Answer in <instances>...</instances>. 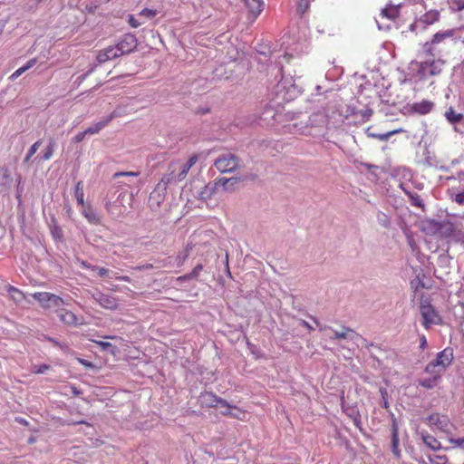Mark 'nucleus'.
<instances>
[{
  "label": "nucleus",
  "instance_id": "f257e3e1",
  "mask_svg": "<svg viewBox=\"0 0 464 464\" xmlns=\"http://www.w3.org/2000/svg\"><path fill=\"white\" fill-rule=\"evenodd\" d=\"M454 35L455 31L452 29L436 33L430 42H426L423 44L424 53L430 56L440 54L443 47L447 44V42L451 41Z\"/></svg>",
  "mask_w": 464,
  "mask_h": 464
},
{
  "label": "nucleus",
  "instance_id": "f03ea898",
  "mask_svg": "<svg viewBox=\"0 0 464 464\" xmlns=\"http://www.w3.org/2000/svg\"><path fill=\"white\" fill-rule=\"evenodd\" d=\"M420 311L422 317V325L429 329L431 324H440L441 318L430 304L429 298L421 296L420 300Z\"/></svg>",
  "mask_w": 464,
  "mask_h": 464
},
{
  "label": "nucleus",
  "instance_id": "7ed1b4c3",
  "mask_svg": "<svg viewBox=\"0 0 464 464\" xmlns=\"http://www.w3.org/2000/svg\"><path fill=\"white\" fill-rule=\"evenodd\" d=\"M425 423L432 430L450 433L452 424L447 415L433 412L425 419Z\"/></svg>",
  "mask_w": 464,
  "mask_h": 464
},
{
  "label": "nucleus",
  "instance_id": "20e7f679",
  "mask_svg": "<svg viewBox=\"0 0 464 464\" xmlns=\"http://www.w3.org/2000/svg\"><path fill=\"white\" fill-rule=\"evenodd\" d=\"M237 178H221L218 179V181L214 184H208L206 185L203 189L200 191V198L207 200L212 197V195L216 192V187L217 185H221L225 190L232 191L233 189L230 188V186H233L238 182Z\"/></svg>",
  "mask_w": 464,
  "mask_h": 464
},
{
  "label": "nucleus",
  "instance_id": "39448f33",
  "mask_svg": "<svg viewBox=\"0 0 464 464\" xmlns=\"http://www.w3.org/2000/svg\"><path fill=\"white\" fill-rule=\"evenodd\" d=\"M33 298L39 302L44 309L59 307L63 304V299L54 294L48 292H36L32 295Z\"/></svg>",
  "mask_w": 464,
  "mask_h": 464
},
{
  "label": "nucleus",
  "instance_id": "423d86ee",
  "mask_svg": "<svg viewBox=\"0 0 464 464\" xmlns=\"http://www.w3.org/2000/svg\"><path fill=\"white\" fill-rule=\"evenodd\" d=\"M214 166L222 173L232 172L238 167V159L233 154L221 155L215 160Z\"/></svg>",
  "mask_w": 464,
  "mask_h": 464
},
{
  "label": "nucleus",
  "instance_id": "0eeeda50",
  "mask_svg": "<svg viewBox=\"0 0 464 464\" xmlns=\"http://www.w3.org/2000/svg\"><path fill=\"white\" fill-rule=\"evenodd\" d=\"M92 298L105 309L116 310L120 305L118 297L112 295L97 292L92 295Z\"/></svg>",
  "mask_w": 464,
  "mask_h": 464
},
{
  "label": "nucleus",
  "instance_id": "6e6552de",
  "mask_svg": "<svg viewBox=\"0 0 464 464\" xmlns=\"http://www.w3.org/2000/svg\"><path fill=\"white\" fill-rule=\"evenodd\" d=\"M179 163L178 161H172L169 165V172L164 175L159 183V187L163 186V189L167 190L168 185L181 181L183 179L179 178Z\"/></svg>",
  "mask_w": 464,
  "mask_h": 464
},
{
  "label": "nucleus",
  "instance_id": "1a4fd4ad",
  "mask_svg": "<svg viewBox=\"0 0 464 464\" xmlns=\"http://www.w3.org/2000/svg\"><path fill=\"white\" fill-rule=\"evenodd\" d=\"M202 403L208 408H231V404H229L226 400L217 396L215 393L210 392H206L201 394Z\"/></svg>",
  "mask_w": 464,
  "mask_h": 464
},
{
  "label": "nucleus",
  "instance_id": "9d476101",
  "mask_svg": "<svg viewBox=\"0 0 464 464\" xmlns=\"http://www.w3.org/2000/svg\"><path fill=\"white\" fill-rule=\"evenodd\" d=\"M453 359L454 354L452 348L447 347L437 354L433 362L440 368V370L445 372V370L451 364Z\"/></svg>",
  "mask_w": 464,
  "mask_h": 464
},
{
  "label": "nucleus",
  "instance_id": "9b49d317",
  "mask_svg": "<svg viewBox=\"0 0 464 464\" xmlns=\"http://www.w3.org/2000/svg\"><path fill=\"white\" fill-rule=\"evenodd\" d=\"M60 320L69 326H78L83 324V318L78 317L74 313L67 309L57 311Z\"/></svg>",
  "mask_w": 464,
  "mask_h": 464
},
{
  "label": "nucleus",
  "instance_id": "f8f14e48",
  "mask_svg": "<svg viewBox=\"0 0 464 464\" xmlns=\"http://www.w3.org/2000/svg\"><path fill=\"white\" fill-rule=\"evenodd\" d=\"M136 38L132 34H126L117 44L116 48L121 55L130 53L136 47Z\"/></svg>",
  "mask_w": 464,
  "mask_h": 464
},
{
  "label": "nucleus",
  "instance_id": "ddd939ff",
  "mask_svg": "<svg viewBox=\"0 0 464 464\" xmlns=\"http://www.w3.org/2000/svg\"><path fill=\"white\" fill-rule=\"evenodd\" d=\"M245 5L248 10V18L252 21L262 13L265 3L263 0H244Z\"/></svg>",
  "mask_w": 464,
  "mask_h": 464
},
{
  "label": "nucleus",
  "instance_id": "4468645a",
  "mask_svg": "<svg viewBox=\"0 0 464 464\" xmlns=\"http://www.w3.org/2000/svg\"><path fill=\"white\" fill-rule=\"evenodd\" d=\"M118 114L113 111L105 120L94 123L92 126L87 128L85 130L88 135H93L99 133L103 128H105Z\"/></svg>",
  "mask_w": 464,
  "mask_h": 464
},
{
  "label": "nucleus",
  "instance_id": "2eb2a0df",
  "mask_svg": "<svg viewBox=\"0 0 464 464\" xmlns=\"http://www.w3.org/2000/svg\"><path fill=\"white\" fill-rule=\"evenodd\" d=\"M121 56V53L116 46H109L108 48L101 51L97 55V61L103 63L109 60Z\"/></svg>",
  "mask_w": 464,
  "mask_h": 464
},
{
  "label": "nucleus",
  "instance_id": "dca6fc26",
  "mask_svg": "<svg viewBox=\"0 0 464 464\" xmlns=\"http://www.w3.org/2000/svg\"><path fill=\"white\" fill-rule=\"evenodd\" d=\"M160 187L158 186V188L153 192H151L150 196L149 201L152 209H158L161 203L164 201L166 190L163 188L162 190H160Z\"/></svg>",
  "mask_w": 464,
  "mask_h": 464
},
{
  "label": "nucleus",
  "instance_id": "f3484780",
  "mask_svg": "<svg viewBox=\"0 0 464 464\" xmlns=\"http://www.w3.org/2000/svg\"><path fill=\"white\" fill-rule=\"evenodd\" d=\"M332 340H340V339H351V340H356V339H362V337L355 333L353 329L349 327H343L342 332L334 331V335L330 337Z\"/></svg>",
  "mask_w": 464,
  "mask_h": 464
},
{
  "label": "nucleus",
  "instance_id": "a211bd4d",
  "mask_svg": "<svg viewBox=\"0 0 464 464\" xmlns=\"http://www.w3.org/2000/svg\"><path fill=\"white\" fill-rule=\"evenodd\" d=\"M392 451L397 458L401 456V450L399 449V428L395 419L392 420Z\"/></svg>",
  "mask_w": 464,
  "mask_h": 464
},
{
  "label": "nucleus",
  "instance_id": "6ab92c4d",
  "mask_svg": "<svg viewBox=\"0 0 464 464\" xmlns=\"http://www.w3.org/2000/svg\"><path fill=\"white\" fill-rule=\"evenodd\" d=\"M82 215L88 220L89 223L93 225H99L101 223V218L94 211L92 207L88 204L82 207Z\"/></svg>",
  "mask_w": 464,
  "mask_h": 464
},
{
  "label": "nucleus",
  "instance_id": "aec40b11",
  "mask_svg": "<svg viewBox=\"0 0 464 464\" xmlns=\"http://www.w3.org/2000/svg\"><path fill=\"white\" fill-rule=\"evenodd\" d=\"M433 107L434 103L432 102L423 100L413 103L411 109L414 112L424 115L430 112Z\"/></svg>",
  "mask_w": 464,
  "mask_h": 464
},
{
  "label": "nucleus",
  "instance_id": "412c9836",
  "mask_svg": "<svg viewBox=\"0 0 464 464\" xmlns=\"http://www.w3.org/2000/svg\"><path fill=\"white\" fill-rule=\"evenodd\" d=\"M421 439L424 444L432 450H438L441 448L440 442L432 435L421 432Z\"/></svg>",
  "mask_w": 464,
  "mask_h": 464
},
{
  "label": "nucleus",
  "instance_id": "4be33fe9",
  "mask_svg": "<svg viewBox=\"0 0 464 464\" xmlns=\"http://www.w3.org/2000/svg\"><path fill=\"white\" fill-rule=\"evenodd\" d=\"M444 64H445V61L442 59L430 61L429 75H430V76L440 75L443 70Z\"/></svg>",
  "mask_w": 464,
  "mask_h": 464
},
{
  "label": "nucleus",
  "instance_id": "5701e85b",
  "mask_svg": "<svg viewBox=\"0 0 464 464\" xmlns=\"http://www.w3.org/2000/svg\"><path fill=\"white\" fill-rule=\"evenodd\" d=\"M198 161V156L193 155L191 156L188 162L186 164H179V178L185 179L188 175L189 169L191 167H193Z\"/></svg>",
  "mask_w": 464,
  "mask_h": 464
},
{
  "label": "nucleus",
  "instance_id": "b1692460",
  "mask_svg": "<svg viewBox=\"0 0 464 464\" xmlns=\"http://www.w3.org/2000/svg\"><path fill=\"white\" fill-rule=\"evenodd\" d=\"M401 131H402L401 129H398V130H393L388 131L386 133L378 134V133L372 132L371 128H368L366 130V134L368 137L384 141V140H387L392 135L400 133Z\"/></svg>",
  "mask_w": 464,
  "mask_h": 464
},
{
  "label": "nucleus",
  "instance_id": "393cba45",
  "mask_svg": "<svg viewBox=\"0 0 464 464\" xmlns=\"http://www.w3.org/2000/svg\"><path fill=\"white\" fill-rule=\"evenodd\" d=\"M230 409H233L232 411H221L220 413L223 415V416H227V417H230V418H234V419H237V420H245V417H246V411L237 407V406H234V405H231V408Z\"/></svg>",
  "mask_w": 464,
  "mask_h": 464
},
{
  "label": "nucleus",
  "instance_id": "a878e982",
  "mask_svg": "<svg viewBox=\"0 0 464 464\" xmlns=\"http://www.w3.org/2000/svg\"><path fill=\"white\" fill-rule=\"evenodd\" d=\"M381 14L390 20H395L400 14V7L398 5L386 6L382 10Z\"/></svg>",
  "mask_w": 464,
  "mask_h": 464
},
{
  "label": "nucleus",
  "instance_id": "bb28decb",
  "mask_svg": "<svg viewBox=\"0 0 464 464\" xmlns=\"http://www.w3.org/2000/svg\"><path fill=\"white\" fill-rule=\"evenodd\" d=\"M50 232L55 241H62L63 238V232L62 227L58 225L57 221L53 218L50 225Z\"/></svg>",
  "mask_w": 464,
  "mask_h": 464
},
{
  "label": "nucleus",
  "instance_id": "cd10ccee",
  "mask_svg": "<svg viewBox=\"0 0 464 464\" xmlns=\"http://www.w3.org/2000/svg\"><path fill=\"white\" fill-rule=\"evenodd\" d=\"M84 186L82 180L78 181L74 187V197L78 205L84 207Z\"/></svg>",
  "mask_w": 464,
  "mask_h": 464
},
{
  "label": "nucleus",
  "instance_id": "c85d7f7f",
  "mask_svg": "<svg viewBox=\"0 0 464 464\" xmlns=\"http://www.w3.org/2000/svg\"><path fill=\"white\" fill-rule=\"evenodd\" d=\"M7 292L10 298L16 304L21 303L25 298L24 293L14 286L8 285Z\"/></svg>",
  "mask_w": 464,
  "mask_h": 464
},
{
  "label": "nucleus",
  "instance_id": "c756f323",
  "mask_svg": "<svg viewBox=\"0 0 464 464\" xmlns=\"http://www.w3.org/2000/svg\"><path fill=\"white\" fill-rule=\"evenodd\" d=\"M425 372L430 374V377H436V375L438 374V381H440L441 378V374L442 372H444V371L440 370V368L438 367L433 361H431L425 367Z\"/></svg>",
  "mask_w": 464,
  "mask_h": 464
},
{
  "label": "nucleus",
  "instance_id": "7c9ffc66",
  "mask_svg": "<svg viewBox=\"0 0 464 464\" xmlns=\"http://www.w3.org/2000/svg\"><path fill=\"white\" fill-rule=\"evenodd\" d=\"M438 374L436 377L424 378L419 381V384L426 389H432L438 384Z\"/></svg>",
  "mask_w": 464,
  "mask_h": 464
},
{
  "label": "nucleus",
  "instance_id": "2f4dec72",
  "mask_svg": "<svg viewBox=\"0 0 464 464\" xmlns=\"http://www.w3.org/2000/svg\"><path fill=\"white\" fill-rule=\"evenodd\" d=\"M428 459L431 464H447L448 458L446 455L431 454L428 456Z\"/></svg>",
  "mask_w": 464,
  "mask_h": 464
},
{
  "label": "nucleus",
  "instance_id": "473e14b6",
  "mask_svg": "<svg viewBox=\"0 0 464 464\" xmlns=\"http://www.w3.org/2000/svg\"><path fill=\"white\" fill-rule=\"evenodd\" d=\"M445 116L447 120L451 123H457L461 121L462 115L459 113H456L452 108H450L446 112Z\"/></svg>",
  "mask_w": 464,
  "mask_h": 464
},
{
  "label": "nucleus",
  "instance_id": "72a5a7b5",
  "mask_svg": "<svg viewBox=\"0 0 464 464\" xmlns=\"http://www.w3.org/2000/svg\"><path fill=\"white\" fill-rule=\"evenodd\" d=\"M83 266L91 268L92 271H97V274L100 277H105V276L110 277L111 274H112V271H111L110 269L105 268V267H99V266H86L84 264H83Z\"/></svg>",
  "mask_w": 464,
  "mask_h": 464
},
{
  "label": "nucleus",
  "instance_id": "f704fd0d",
  "mask_svg": "<svg viewBox=\"0 0 464 464\" xmlns=\"http://www.w3.org/2000/svg\"><path fill=\"white\" fill-rule=\"evenodd\" d=\"M54 147H55V144L53 141H51L47 145V147L45 148V150L43 153V156H42L43 160H48L53 157V152H54Z\"/></svg>",
  "mask_w": 464,
  "mask_h": 464
},
{
  "label": "nucleus",
  "instance_id": "c9c22d12",
  "mask_svg": "<svg viewBox=\"0 0 464 464\" xmlns=\"http://www.w3.org/2000/svg\"><path fill=\"white\" fill-rule=\"evenodd\" d=\"M429 71H430V62L429 61L420 62L419 63L418 73L420 75V77H426L427 75H429Z\"/></svg>",
  "mask_w": 464,
  "mask_h": 464
},
{
  "label": "nucleus",
  "instance_id": "e433bc0d",
  "mask_svg": "<svg viewBox=\"0 0 464 464\" xmlns=\"http://www.w3.org/2000/svg\"><path fill=\"white\" fill-rule=\"evenodd\" d=\"M42 144V141L41 140H37L35 141L29 149L28 152H27V155L24 159V161L25 162H28L30 160V159L36 153L37 150L39 149V147L41 146Z\"/></svg>",
  "mask_w": 464,
  "mask_h": 464
},
{
  "label": "nucleus",
  "instance_id": "4c0bfd02",
  "mask_svg": "<svg viewBox=\"0 0 464 464\" xmlns=\"http://www.w3.org/2000/svg\"><path fill=\"white\" fill-rule=\"evenodd\" d=\"M309 9V0H299L297 4V12L303 15Z\"/></svg>",
  "mask_w": 464,
  "mask_h": 464
},
{
  "label": "nucleus",
  "instance_id": "58836bf2",
  "mask_svg": "<svg viewBox=\"0 0 464 464\" xmlns=\"http://www.w3.org/2000/svg\"><path fill=\"white\" fill-rule=\"evenodd\" d=\"M347 415L353 419L354 425L359 428L361 424L359 412L352 410L351 412H347Z\"/></svg>",
  "mask_w": 464,
  "mask_h": 464
},
{
  "label": "nucleus",
  "instance_id": "ea45409f",
  "mask_svg": "<svg viewBox=\"0 0 464 464\" xmlns=\"http://www.w3.org/2000/svg\"><path fill=\"white\" fill-rule=\"evenodd\" d=\"M156 14H157V12L155 10L149 9V8H144L143 10H141L140 12V16H144L149 19L155 17Z\"/></svg>",
  "mask_w": 464,
  "mask_h": 464
},
{
  "label": "nucleus",
  "instance_id": "a19ab883",
  "mask_svg": "<svg viewBox=\"0 0 464 464\" xmlns=\"http://www.w3.org/2000/svg\"><path fill=\"white\" fill-rule=\"evenodd\" d=\"M203 270V266L201 264H198L193 269L192 271L189 273L190 275V277H192V279H196L198 277L200 272Z\"/></svg>",
  "mask_w": 464,
  "mask_h": 464
},
{
  "label": "nucleus",
  "instance_id": "79ce46f5",
  "mask_svg": "<svg viewBox=\"0 0 464 464\" xmlns=\"http://www.w3.org/2000/svg\"><path fill=\"white\" fill-rule=\"evenodd\" d=\"M0 173L2 176V179L5 180H10L11 179V173L7 167H2L0 169Z\"/></svg>",
  "mask_w": 464,
  "mask_h": 464
},
{
  "label": "nucleus",
  "instance_id": "37998d69",
  "mask_svg": "<svg viewBox=\"0 0 464 464\" xmlns=\"http://www.w3.org/2000/svg\"><path fill=\"white\" fill-rule=\"evenodd\" d=\"M450 4L458 11L464 9V0H450Z\"/></svg>",
  "mask_w": 464,
  "mask_h": 464
},
{
  "label": "nucleus",
  "instance_id": "c03bdc74",
  "mask_svg": "<svg viewBox=\"0 0 464 464\" xmlns=\"http://www.w3.org/2000/svg\"><path fill=\"white\" fill-rule=\"evenodd\" d=\"M86 135H88V134H87V132H86V130L81 131V132L77 133V134L73 137L72 140H73V142H75V143L82 142V141L84 140V138H85V136H86Z\"/></svg>",
  "mask_w": 464,
  "mask_h": 464
},
{
  "label": "nucleus",
  "instance_id": "a18cd8bd",
  "mask_svg": "<svg viewBox=\"0 0 464 464\" xmlns=\"http://www.w3.org/2000/svg\"><path fill=\"white\" fill-rule=\"evenodd\" d=\"M128 22L130 25L133 28H137L142 24L141 22L138 21L132 14L129 15Z\"/></svg>",
  "mask_w": 464,
  "mask_h": 464
},
{
  "label": "nucleus",
  "instance_id": "49530a36",
  "mask_svg": "<svg viewBox=\"0 0 464 464\" xmlns=\"http://www.w3.org/2000/svg\"><path fill=\"white\" fill-rule=\"evenodd\" d=\"M49 368H50V366L47 364H41V365L35 366L34 372L36 374H41V373H44L45 371H47Z\"/></svg>",
  "mask_w": 464,
  "mask_h": 464
},
{
  "label": "nucleus",
  "instance_id": "de8ad7c7",
  "mask_svg": "<svg viewBox=\"0 0 464 464\" xmlns=\"http://www.w3.org/2000/svg\"><path fill=\"white\" fill-rule=\"evenodd\" d=\"M455 201L459 205L464 204V188L460 192L456 194Z\"/></svg>",
  "mask_w": 464,
  "mask_h": 464
},
{
  "label": "nucleus",
  "instance_id": "09e8293b",
  "mask_svg": "<svg viewBox=\"0 0 464 464\" xmlns=\"http://www.w3.org/2000/svg\"><path fill=\"white\" fill-rule=\"evenodd\" d=\"M139 172H133V171H127V172H118V173H115L114 174V178H118V177H121V176H134V177H137L139 176Z\"/></svg>",
  "mask_w": 464,
  "mask_h": 464
},
{
  "label": "nucleus",
  "instance_id": "8fccbe9b",
  "mask_svg": "<svg viewBox=\"0 0 464 464\" xmlns=\"http://www.w3.org/2000/svg\"><path fill=\"white\" fill-rule=\"evenodd\" d=\"M25 71V69L24 68V66L18 68L14 72H13V74L11 75V79H16L18 78L20 75H22Z\"/></svg>",
  "mask_w": 464,
  "mask_h": 464
},
{
  "label": "nucleus",
  "instance_id": "3c124183",
  "mask_svg": "<svg viewBox=\"0 0 464 464\" xmlns=\"http://www.w3.org/2000/svg\"><path fill=\"white\" fill-rule=\"evenodd\" d=\"M102 350H107L108 348L112 347V344L108 342H102V341H94Z\"/></svg>",
  "mask_w": 464,
  "mask_h": 464
},
{
  "label": "nucleus",
  "instance_id": "603ef678",
  "mask_svg": "<svg viewBox=\"0 0 464 464\" xmlns=\"http://www.w3.org/2000/svg\"><path fill=\"white\" fill-rule=\"evenodd\" d=\"M36 63V58H33V59H30L24 65V68L25 69V71L29 70L30 68H32L34 64Z\"/></svg>",
  "mask_w": 464,
  "mask_h": 464
},
{
  "label": "nucleus",
  "instance_id": "864d4df0",
  "mask_svg": "<svg viewBox=\"0 0 464 464\" xmlns=\"http://www.w3.org/2000/svg\"><path fill=\"white\" fill-rule=\"evenodd\" d=\"M427 347V339L425 335H421L420 338V348L424 350Z\"/></svg>",
  "mask_w": 464,
  "mask_h": 464
},
{
  "label": "nucleus",
  "instance_id": "5fc2aeb1",
  "mask_svg": "<svg viewBox=\"0 0 464 464\" xmlns=\"http://www.w3.org/2000/svg\"><path fill=\"white\" fill-rule=\"evenodd\" d=\"M192 277H190V275L189 273L188 274H186L184 276H180L177 278V281H179V282H183V281H188V280H191Z\"/></svg>",
  "mask_w": 464,
  "mask_h": 464
},
{
  "label": "nucleus",
  "instance_id": "6e6d98bb",
  "mask_svg": "<svg viewBox=\"0 0 464 464\" xmlns=\"http://www.w3.org/2000/svg\"><path fill=\"white\" fill-rule=\"evenodd\" d=\"M188 256V250L184 254V256H180L179 255L177 256V259H179V266H181L183 264V262L185 261V259L187 258V256Z\"/></svg>",
  "mask_w": 464,
  "mask_h": 464
},
{
  "label": "nucleus",
  "instance_id": "4d7b16f0",
  "mask_svg": "<svg viewBox=\"0 0 464 464\" xmlns=\"http://www.w3.org/2000/svg\"><path fill=\"white\" fill-rule=\"evenodd\" d=\"M116 280L131 283V278L128 276H121L119 277H116Z\"/></svg>",
  "mask_w": 464,
  "mask_h": 464
},
{
  "label": "nucleus",
  "instance_id": "13d9d810",
  "mask_svg": "<svg viewBox=\"0 0 464 464\" xmlns=\"http://www.w3.org/2000/svg\"><path fill=\"white\" fill-rule=\"evenodd\" d=\"M71 391L74 396H79L82 393L81 391H79L78 388L74 385L71 386Z\"/></svg>",
  "mask_w": 464,
  "mask_h": 464
},
{
  "label": "nucleus",
  "instance_id": "bf43d9fd",
  "mask_svg": "<svg viewBox=\"0 0 464 464\" xmlns=\"http://www.w3.org/2000/svg\"><path fill=\"white\" fill-rule=\"evenodd\" d=\"M153 267L152 264H146L140 266H137L136 269L142 270V269H151Z\"/></svg>",
  "mask_w": 464,
  "mask_h": 464
},
{
  "label": "nucleus",
  "instance_id": "052dcab7",
  "mask_svg": "<svg viewBox=\"0 0 464 464\" xmlns=\"http://www.w3.org/2000/svg\"><path fill=\"white\" fill-rule=\"evenodd\" d=\"M303 324H304L306 328H308V329H311V330L313 329V328H312V326H311L307 322H305V321H304V322H303Z\"/></svg>",
  "mask_w": 464,
  "mask_h": 464
},
{
  "label": "nucleus",
  "instance_id": "680f3d73",
  "mask_svg": "<svg viewBox=\"0 0 464 464\" xmlns=\"http://www.w3.org/2000/svg\"><path fill=\"white\" fill-rule=\"evenodd\" d=\"M119 276H117V274H116V273H114V272H112V274H111V276H110V277H111V278H115V279H116V277H119Z\"/></svg>",
  "mask_w": 464,
  "mask_h": 464
},
{
  "label": "nucleus",
  "instance_id": "e2e57ef3",
  "mask_svg": "<svg viewBox=\"0 0 464 464\" xmlns=\"http://www.w3.org/2000/svg\"><path fill=\"white\" fill-rule=\"evenodd\" d=\"M383 407L386 409L389 407L388 401L386 400L383 401Z\"/></svg>",
  "mask_w": 464,
  "mask_h": 464
},
{
  "label": "nucleus",
  "instance_id": "0e129e2a",
  "mask_svg": "<svg viewBox=\"0 0 464 464\" xmlns=\"http://www.w3.org/2000/svg\"><path fill=\"white\" fill-rule=\"evenodd\" d=\"M110 205H111V202H107L106 203L105 208H106L107 210H109Z\"/></svg>",
  "mask_w": 464,
  "mask_h": 464
},
{
  "label": "nucleus",
  "instance_id": "69168bd1",
  "mask_svg": "<svg viewBox=\"0 0 464 464\" xmlns=\"http://www.w3.org/2000/svg\"><path fill=\"white\" fill-rule=\"evenodd\" d=\"M233 409H227V408H225V410L223 411H232Z\"/></svg>",
  "mask_w": 464,
  "mask_h": 464
},
{
  "label": "nucleus",
  "instance_id": "338daca9",
  "mask_svg": "<svg viewBox=\"0 0 464 464\" xmlns=\"http://www.w3.org/2000/svg\"><path fill=\"white\" fill-rule=\"evenodd\" d=\"M415 205L418 206V207H420V202L416 201Z\"/></svg>",
  "mask_w": 464,
  "mask_h": 464
},
{
  "label": "nucleus",
  "instance_id": "774afa93",
  "mask_svg": "<svg viewBox=\"0 0 464 464\" xmlns=\"http://www.w3.org/2000/svg\"><path fill=\"white\" fill-rule=\"evenodd\" d=\"M381 392L382 394V396L384 395V393H386V391L385 390H381Z\"/></svg>",
  "mask_w": 464,
  "mask_h": 464
}]
</instances>
